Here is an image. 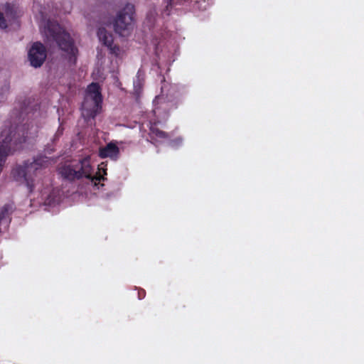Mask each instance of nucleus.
<instances>
[{
    "label": "nucleus",
    "instance_id": "1",
    "mask_svg": "<svg viewBox=\"0 0 364 364\" xmlns=\"http://www.w3.org/2000/svg\"><path fill=\"white\" fill-rule=\"evenodd\" d=\"M107 164L104 162L98 165V171L95 172L91 165L90 157L86 156L78 161H73L65 164L59 168V173L64 178L68 181L88 179L95 186L104 180L106 173Z\"/></svg>",
    "mask_w": 364,
    "mask_h": 364
},
{
    "label": "nucleus",
    "instance_id": "2",
    "mask_svg": "<svg viewBox=\"0 0 364 364\" xmlns=\"http://www.w3.org/2000/svg\"><path fill=\"white\" fill-rule=\"evenodd\" d=\"M40 29L47 43L56 45L66 54L71 63H75L77 49L69 33L65 31L56 21H43Z\"/></svg>",
    "mask_w": 364,
    "mask_h": 364
},
{
    "label": "nucleus",
    "instance_id": "3",
    "mask_svg": "<svg viewBox=\"0 0 364 364\" xmlns=\"http://www.w3.org/2000/svg\"><path fill=\"white\" fill-rule=\"evenodd\" d=\"M165 89V86H162V94L156 97L153 101L154 109L152 112L155 119H151L154 125H151L150 127V136L155 140H164L168 138V134L159 130L155 125L165 121L168 118V111L176 107V102L175 100L177 97L174 96L175 87L171 86L170 87L166 92V97H164Z\"/></svg>",
    "mask_w": 364,
    "mask_h": 364
},
{
    "label": "nucleus",
    "instance_id": "4",
    "mask_svg": "<svg viewBox=\"0 0 364 364\" xmlns=\"http://www.w3.org/2000/svg\"><path fill=\"white\" fill-rule=\"evenodd\" d=\"M50 164V160L44 156L33 159L32 161H25L23 164L17 166L12 171L13 176L16 181L25 183L28 192L31 193L36 183L43 168Z\"/></svg>",
    "mask_w": 364,
    "mask_h": 364
},
{
    "label": "nucleus",
    "instance_id": "5",
    "mask_svg": "<svg viewBox=\"0 0 364 364\" xmlns=\"http://www.w3.org/2000/svg\"><path fill=\"white\" fill-rule=\"evenodd\" d=\"M102 97L98 83L92 82L87 86L84 101L82 104L81 112L86 120L93 119L101 109Z\"/></svg>",
    "mask_w": 364,
    "mask_h": 364
},
{
    "label": "nucleus",
    "instance_id": "6",
    "mask_svg": "<svg viewBox=\"0 0 364 364\" xmlns=\"http://www.w3.org/2000/svg\"><path fill=\"white\" fill-rule=\"evenodd\" d=\"M134 6L127 3L116 14L113 20V28L114 31L120 36H124L133 28L134 23Z\"/></svg>",
    "mask_w": 364,
    "mask_h": 364
},
{
    "label": "nucleus",
    "instance_id": "7",
    "mask_svg": "<svg viewBox=\"0 0 364 364\" xmlns=\"http://www.w3.org/2000/svg\"><path fill=\"white\" fill-rule=\"evenodd\" d=\"M28 57L31 66L41 67L46 58L45 46L40 42L34 43L28 50Z\"/></svg>",
    "mask_w": 364,
    "mask_h": 364
},
{
    "label": "nucleus",
    "instance_id": "8",
    "mask_svg": "<svg viewBox=\"0 0 364 364\" xmlns=\"http://www.w3.org/2000/svg\"><path fill=\"white\" fill-rule=\"evenodd\" d=\"M97 37L104 46H105L109 50V53L115 56H119L120 54V48L116 45H113V36L107 32L105 28H99L97 31Z\"/></svg>",
    "mask_w": 364,
    "mask_h": 364
},
{
    "label": "nucleus",
    "instance_id": "9",
    "mask_svg": "<svg viewBox=\"0 0 364 364\" xmlns=\"http://www.w3.org/2000/svg\"><path fill=\"white\" fill-rule=\"evenodd\" d=\"M118 141H112L106 146L100 147L99 156L102 159L109 158L112 161H117L119 156V149L117 146Z\"/></svg>",
    "mask_w": 364,
    "mask_h": 364
},
{
    "label": "nucleus",
    "instance_id": "10",
    "mask_svg": "<svg viewBox=\"0 0 364 364\" xmlns=\"http://www.w3.org/2000/svg\"><path fill=\"white\" fill-rule=\"evenodd\" d=\"M13 211V206L11 204H6L2 207L0 210V232L1 229L6 230L10 223V215Z\"/></svg>",
    "mask_w": 364,
    "mask_h": 364
},
{
    "label": "nucleus",
    "instance_id": "11",
    "mask_svg": "<svg viewBox=\"0 0 364 364\" xmlns=\"http://www.w3.org/2000/svg\"><path fill=\"white\" fill-rule=\"evenodd\" d=\"M58 201L59 198L55 190H47L41 193V201L40 203L44 205H54Z\"/></svg>",
    "mask_w": 364,
    "mask_h": 364
},
{
    "label": "nucleus",
    "instance_id": "12",
    "mask_svg": "<svg viewBox=\"0 0 364 364\" xmlns=\"http://www.w3.org/2000/svg\"><path fill=\"white\" fill-rule=\"evenodd\" d=\"M144 75L141 72V70H139L137 72V74L134 80V83H133L134 93L136 95H139L140 94L142 87H143V85H144Z\"/></svg>",
    "mask_w": 364,
    "mask_h": 364
},
{
    "label": "nucleus",
    "instance_id": "13",
    "mask_svg": "<svg viewBox=\"0 0 364 364\" xmlns=\"http://www.w3.org/2000/svg\"><path fill=\"white\" fill-rule=\"evenodd\" d=\"M157 12L155 7L150 8L146 16L144 23L151 29L155 25L157 18Z\"/></svg>",
    "mask_w": 364,
    "mask_h": 364
},
{
    "label": "nucleus",
    "instance_id": "14",
    "mask_svg": "<svg viewBox=\"0 0 364 364\" xmlns=\"http://www.w3.org/2000/svg\"><path fill=\"white\" fill-rule=\"evenodd\" d=\"M10 90V84L8 81H4L0 85V102L4 100L9 95Z\"/></svg>",
    "mask_w": 364,
    "mask_h": 364
},
{
    "label": "nucleus",
    "instance_id": "15",
    "mask_svg": "<svg viewBox=\"0 0 364 364\" xmlns=\"http://www.w3.org/2000/svg\"><path fill=\"white\" fill-rule=\"evenodd\" d=\"M63 127H62L61 124H60V126L58 127L56 132L55 133L53 139H52V141L54 143L57 140H58V139L63 135Z\"/></svg>",
    "mask_w": 364,
    "mask_h": 364
},
{
    "label": "nucleus",
    "instance_id": "16",
    "mask_svg": "<svg viewBox=\"0 0 364 364\" xmlns=\"http://www.w3.org/2000/svg\"><path fill=\"white\" fill-rule=\"evenodd\" d=\"M164 3H166V5L164 12L166 15L168 16L171 13L170 8L172 6V0H164Z\"/></svg>",
    "mask_w": 364,
    "mask_h": 364
},
{
    "label": "nucleus",
    "instance_id": "17",
    "mask_svg": "<svg viewBox=\"0 0 364 364\" xmlns=\"http://www.w3.org/2000/svg\"><path fill=\"white\" fill-rule=\"evenodd\" d=\"M181 143H182V139L181 138H177L176 139L168 142L169 146H171V147H177V146H180L181 144Z\"/></svg>",
    "mask_w": 364,
    "mask_h": 364
},
{
    "label": "nucleus",
    "instance_id": "18",
    "mask_svg": "<svg viewBox=\"0 0 364 364\" xmlns=\"http://www.w3.org/2000/svg\"><path fill=\"white\" fill-rule=\"evenodd\" d=\"M7 27L6 21L4 16V14L0 11V28H6Z\"/></svg>",
    "mask_w": 364,
    "mask_h": 364
},
{
    "label": "nucleus",
    "instance_id": "19",
    "mask_svg": "<svg viewBox=\"0 0 364 364\" xmlns=\"http://www.w3.org/2000/svg\"><path fill=\"white\" fill-rule=\"evenodd\" d=\"M144 294H145V293H144V290H142L141 291H139V299H143V298L144 297Z\"/></svg>",
    "mask_w": 364,
    "mask_h": 364
},
{
    "label": "nucleus",
    "instance_id": "20",
    "mask_svg": "<svg viewBox=\"0 0 364 364\" xmlns=\"http://www.w3.org/2000/svg\"><path fill=\"white\" fill-rule=\"evenodd\" d=\"M154 45H155V52H156V54L158 55L159 43H156V42H154Z\"/></svg>",
    "mask_w": 364,
    "mask_h": 364
}]
</instances>
